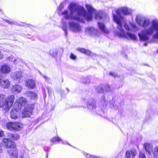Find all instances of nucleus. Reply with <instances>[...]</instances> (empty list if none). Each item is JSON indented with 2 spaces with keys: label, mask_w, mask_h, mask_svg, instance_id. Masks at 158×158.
I'll list each match as a JSON object with an SVG mask.
<instances>
[{
  "label": "nucleus",
  "mask_w": 158,
  "mask_h": 158,
  "mask_svg": "<svg viewBox=\"0 0 158 158\" xmlns=\"http://www.w3.org/2000/svg\"><path fill=\"white\" fill-rule=\"evenodd\" d=\"M135 19L139 26L145 28L141 30L138 33L140 40L147 41L149 40V36L152 35L153 38L158 39V19H153L151 25L147 28V27L150 24L149 18L143 17L142 15H137Z\"/></svg>",
  "instance_id": "1"
},
{
  "label": "nucleus",
  "mask_w": 158,
  "mask_h": 158,
  "mask_svg": "<svg viewBox=\"0 0 158 158\" xmlns=\"http://www.w3.org/2000/svg\"><path fill=\"white\" fill-rule=\"evenodd\" d=\"M132 10L127 7H121L118 9L116 11L117 15H113V19L117 25V28L118 31H116V35L118 37L130 39L135 40L137 39L136 36L132 33L128 32H124L123 28L122 22L123 20V18L121 16V13L125 15H130L132 13Z\"/></svg>",
  "instance_id": "2"
},
{
  "label": "nucleus",
  "mask_w": 158,
  "mask_h": 158,
  "mask_svg": "<svg viewBox=\"0 0 158 158\" xmlns=\"http://www.w3.org/2000/svg\"><path fill=\"white\" fill-rule=\"evenodd\" d=\"M70 18L82 23L85 22V19L90 21L85 8L75 2L70 3Z\"/></svg>",
  "instance_id": "3"
},
{
  "label": "nucleus",
  "mask_w": 158,
  "mask_h": 158,
  "mask_svg": "<svg viewBox=\"0 0 158 158\" xmlns=\"http://www.w3.org/2000/svg\"><path fill=\"white\" fill-rule=\"evenodd\" d=\"M2 143L7 148V152L11 158H18V151L15 143L8 139L4 138Z\"/></svg>",
  "instance_id": "4"
},
{
  "label": "nucleus",
  "mask_w": 158,
  "mask_h": 158,
  "mask_svg": "<svg viewBox=\"0 0 158 158\" xmlns=\"http://www.w3.org/2000/svg\"><path fill=\"white\" fill-rule=\"evenodd\" d=\"M143 147L146 152L149 155L153 154L154 158H158V145L153 148L152 144L146 143L144 144Z\"/></svg>",
  "instance_id": "5"
},
{
  "label": "nucleus",
  "mask_w": 158,
  "mask_h": 158,
  "mask_svg": "<svg viewBox=\"0 0 158 158\" xmlns=\"http://www.w3.org/2000/svg\"><path fill=\"white\" fill-rule=\"evenodd\" d=\"M58 13V14L63 18L62 29L65 31V34L66 35V23H69V10H65L62 12L59 11Z\"/></svg>",
  "instance_id": "6"
},
{
  "label": "nucleus",
  "mask_w": 158,
  "mask_h": 158,
  "mask_svg": "<svg viewBox=\"0 0 158 158\" xmlns=\"http://www.w3.org/2000/svg\"><path fill=\"white\" fill-rule=\"evenodd\" d=\"M6 127L9 130H14L16 131H20L23 128L22 123L19 122H9L6 124Z\"/></svg>",
  "instance_id": "7"
},
{
  "label": "nucleus",
  "mask_w": 158,
  "mask_h": 158,
  "mask_svg": "<svg viewBox=\"0 0 158 158\" xmlns=\"http://www.w3.org/2000/svg\"><path fill=\"white\" fill-rule=\"evenodd\" d=\"M33 104L27 105L24 106V109L22 113L23 117H29L32 114V110L34 109Z\"/></svg>",
  "instance_id": "8"
},
{
  "label": "nucleus",
  "mask_w": 158,
  "mask_h": 158,
  "mask_svg": "<svg viewBox=\"0 0 158 158\" xmlns=\"http://www.w3.org/2000/svg\"><path fill=\"white\" fill-rule=\"evenodd\" d=\"M15 99V96L11 95L8 96L6 98V106H5V111L7 112L12 106Z\"/></svg>",
  "instance_id": "9"
},
{
  "label": "nucleus",
  "mask_w": 158,
  "mask_h": 158,
  "mask_svg": "<svg viewBox=\"0 0 158 158\" xmlns=\"http://www.w3.org/2000/svg\"><path fill=\"white\" fill-rule=\"evenodd\" d=\"M27 102V100L26 99L23 97H21L16 100L14 106L19 110H20L21 108H23Z\"/></svg>",
  "instance_id": "10"
},
{
  "label": "nucleus",
  "mask_w": 158,
  "mask_h": 158,
  "mask_svg": "<svg viewBox=\"0 0 158 158\" xmlns=\"http://www.w3.org/2000/svg\"><path fill=\"white\" fill-rule=\"evenodd\" d=\"M11 76L12 79L19 82L22 77V72L20 70L16 71L11 73Z\"/></svg>",
  "instance_id": "11"
},
{
  "label": "nucleus",
  "mask_w": 158,
  "mask_h": 158,
  "mask_svg": "<svg viewBox=\"0 0 158 158\" xmlns=\"http://www.w3.org/2000/svg\"><path fill=\"white\" fill-rule=\"evenodd\" d=\"M85 32L87 34L94 36H98L99 34L98 31L93 27H88L86 29Z\"/></svg>",
  "instance_id": "12"
},
{
  "label": "nucleus",
  "mask_w": 158,
  "mask_h": 158,
  "mask_svg": "<svg viewBox=\"0 0 158 158\" xmlns=\"http://www.w3.org/2000/svg\"><path fill=\"white\" fill-rule=\"evenodd\" d=\"M137 152L134 149H132L126 151L125 153V158H134L137 154Z\"/></svg>",
  "instance_id": "13"
},
{
  "label": "nucleus",
  "mask_w": 158,
  "mask_h": 158,
  "mask_svg": "<svg viewBox=\"0 0 158 158\" xmlns=\"http://www.w3.org/2000/svg\"><path fill=\"white\" fill-rule=\"evenodd\" d=\"M85 6L88 11V12H87V15L89 20H90L92 19V12L94 11V9L92 6L90 4H86L85 5Z\"/></svg>",
  "instance_id": "14"
},
{
  "label": "nucleus",
  "mask_w": 158,
  "mask_h": 158,
  "mask_svg": "<svg viewBox=\"0 0 158 158\" xmlns=\"http://www.w3.org/2000/svg\"><path fill=\"white\" fill-rule=\"evenodd\" d=\"M0 86L4 89L8 88L10 86V81L6 79L2 80L0 81Z\"/></svg>",
  "instance_id": "15"
},
{
  "label": "nucleus",
  "mask_w": 158,
  "mask_h": 158,
  "mask_svg": "<svg viewBox=\"0 0 158 158\" xmlns=\"http://www.w3.org/2000/svg\"><path fill=\"white\" fill-rule=\"evenodd\" d=\"M0 69L1 73H9L11 70L10 67L9 65L6 64L2 65L1 67V68H0Z\"/></svg>",
  "instance_id": "16"
},
{
  "label": "nucleus",
  "mask_w": 158,
  "mask_h": 158,
  "mask_svg": "<svg viewBox=\"0 0 158 158\" xmlns=\"http://www.w3.org/2000/svg\"><path fill=\"white\" fill-rule=\"evenodd\" d=\"M19 110L15 107V106H14L10 113V116L11 119H15L17 118L18 116L17 113L19 112Z\"/></svg>",
  "instance_id": "17"
},
{
  "label": "nucleus",
  "mask_w": 158,
  "mask_h": 158,
  "mask_svg": "<svg viewBox=\"0 0 158 158\" xmlns=\"http://www.w3.org/2000/svg\"><path fill=\"white\" fill-rule=\"evenodd\" d=\"M22 86L16 84L12 86L11 90L15 94H17L20 92L22 90Z\"/></svg>",
  "instance_id": "18"
},
{
  "label": "nucleus",
  "mask_w": 158,
  "mask_h": 158,
  "mask_svg": "<svg viewBox=\"0 0 158 158\" xmlns=\"http://www.w3.org/2000/svg\"><path fill=\"white\" fill-rule=\"evenodd\" d=\"M72 28L75 32H77L81 30V27L78 24L74 22L70 23V28Z\"/></svg>",
  "instance_id": "19"
},
{
  "label": "nucleus",
  "mask_w": 158,
  "mask_h": 158,
  "mask_svg": "<svg viewBox=\"0 0 158 158\" xmlns=\"http://www.w3.org/2000/svg\"><path fill=\"white\" fill-rule=\"evenodd\" d=\"M87 106L89 109H92L94 111L96 109V105L95 101L93 100H90L87 102Z\"/></svg>",
  "instance_id": "20"
},
{
  "label": "nucleus",
  "mask_w": 158,
  "mask_h": 158,
  "mask_svg": "<svg viewBox=\"0 0 158 158\" xmlns=\"http://www.w3.org/2000/svg\"><path fill=\"white\" fill-rule=\"evenodd\" d=\"M26 85L30 88L33 89L35 87V83L33 80L28 79L26 81Z\"/></svg>",
  "instance_id": "21"
},
{
  "label": "nucleus",
  "mask_w": 158,
  "mask_h": 158,
  "mask_svg": "<svg viewBox=\"0 0 158 158\" xmlns=\"http://www.w3.org/2000/svg\"><path fill=\"white\" fill-rule=\"evenodd\" d=\"M6 96L4 94H0V107H3L5 110Z\"/></svg>",
  "instance_id": "22"
},
{
  "label": "nucleus",
  "mask_w": 158,
  "mask_h": 158,
  "mask_svg": "<svg viewBox=\"0 0 158 158\" xmlns=\"http://www.w3.org/2000/svg\"><path fill=\"white\" fill-rule=\"evenodd\" d=\"M98 24L99 29L102 32L105 33H108L109 32L108 30L106 28L105 24L103 23L98 22Z\"/></svg>",
  "instance_id": "23"
},
{
  "label": "nucleus",
  "mask_w": 158,
  "mask_h": 158,
  "mask_svg": "<svg viewBox=\"0 0 158 158\" xmlns=\"http://www.w3.org/2000/svg\"><path fill=\"white\" fill-rule=\"evenodd\" d=\"M58 51H61L62 52H63V49L61 48L57 49H52L50 50L49 53L50 55L52 56L55 57L57 55Z\"/></svg>",
  "instance_id": "24"
},
{
  "label": "nucleus",
  "mask_w": 158,
  "mask_h": 158,
  "mask_svg": "<svg viewBox=\"0 0 158 158\" xmlns=\"http://www.w3.org/2000/svg\"><path fill=\"white\" fill-rule=\"evenodd\" d=\"M26 94L31 99L34 100L37 99V95L35 93L31 91H28L26 92Z\"/></svg>",
  "instance_id": "25"
},
{
  "label": "nucleus",
  "mask_w": 158,
  "mask_h": 158,
  "mask_svg": "<svg viewBox=\"0 0 158 158\" xmlns=\"http://www.w3.org/2000/svg\"><path fill=\"white\" fill-rule=\"evenodd\" d=\"M9 137L10 139L14 140H17L19 138V135L16 134H12L11 133H9L8 134Z\"/></svg>",
  "instance_id": "26"
},
{
  "label": "nucleus",
  "mask_w": 158,
  "mask_h": 158,
  "mask_svg": "<svg viewBox=\"0 0 158 158\" xmlns=\"http://www.w3.org/2000/svg\"><path fill=\"white\" fill-rule=\"evenodd\" d=\"M104 15L102 11H98L95 13V18L97 20H100L103 19V16Z\"/></svg>",
  "instance_id": "27"
},
{
  "label": "nucleus",
  "mask_w": 158,
  "mask_h": 158,
  "mask_svg": "<svg viewBox=\"0 0 158 158\" xmlns=\"http://www.w3.org/2000/svg\"><path fill=\"white\" fill-rule=\"evenodd\" d=\"M77 50L82 53H84L85 54L88 55H91V52L88 50L85 49L83 48H78Z\"/></svg>",
  "instance_id": "28"
},
{
  "label": "nucleus",
  "mask_w": 158,
  "mask_h": 158,
  "mask_svg": "<svg viewBox=\"0 0 158 158\" xmlns=\"http://www.w3.org/2000/svg\"><path fill=\"white\" fill-rule=\"evenodd\" d=\"M130 25L131 27V29H132V31H131L135 32L139 30V27L136 26L134 23H130Z\"/></svg>",
  "instance_id": "29"
},
{
  "label": "nucleus",
  "mask_w": 158,
  "mask_h": 158,
  "mask_svg": "<svg viewBox=\"0 0 158 158\" xmlns=\"http://www.w3.org/2000/svg\"><path fill=\"white\" fill-rule=\"evenodd\" d=\"M66 2H64L61 3L57 7L58 12L59 11L61 12L62 10L64 8V7L66 6Z\"/></svg>",
  "instance_id": "30"
},
{
  "label": "nucleus",
  "mask_w": 158,
  "mask_h": 158,
  "mask_svg": "<svg viewBox=\"0 0 158 158\" xmlns=\"http://www.w3.org/2000/svg\"><path fill=\"white\" fill-rule=\"evenodd\" d=\"M124 27L125 29L127 30V32H126V31H125L124 32H128L130 33V32H129V31H132V29H131V28H130V26L127 23H125L124 25Z\"/></svg>",
  "instance_id": "31"
},
{
  "label": "nucleus",
  "mask_w": 158,
  "mask_h": 158,
  "mask_svg": "<svg viewBox=\"0 0 158 158\" xmlns=\"http://www.w3.org/2000/svg\"><path fill=\"white\" fill-rule=\"evenodd\" d=\"M124 27L125 29L127 30V32H126V31H125L124 32H128L130 33V32H129V31H132V29H131V28H130V26L127 23H125L124 25Z\"/></svg>",
  "instance_id": "32"
},
{
  "label": "nucleus",
  "mask_w": 158,
  "mask_h": 158,
  "mask_svg": "<svg viewBox=\"0 0 158 158\" xmlns=\"http://www.w3.org/2000/svg\"><path fill=\"white\" fill-rule=\"evenodd\" d=\"M8 60L10 61H13L15 64H18L17 61H16L17 59H15L13 56H10L8 58Z\"/></svg>",
  "instance_id": "33"
},
{
  "label": "nucleus",
  "mask_w": 158,
  "mask_h": 158,
  "mask_svg": "<svg viewBox=\"0 0 158 158\" xmlns=\"http://www.w3.org/2000/svg\"><path fill=\"white\" fill-rule=\"evenodd\" d=\"M51 141L52 142H59L62 141L61 139L58 137H55L52 138Z\"/></svg>",
  "instance_id": "34"
},
{
  "label": "nucleus",
  "mask_w": 158,
  "mask_h": 158,
  "mask_svg": "<svg viewBox=\"0 0 158 158\" xmlns=\"http://www.w3.org/2000/svg\"><path fill=\"white\" fill-rule=\"evenodd\" d=\"M96 90L98 93L103 92V90L102 87V86H98L96 88Z\"/></svg>",
  "instance_id": "35"
},
{
  "label": "nucleus",
  "mask_w": 158,
  "mask_h": 158,
  "mask_svg": "<svg viewBox=\"0 0 158 158\" xmlns=\"http://www.w3.org/2000/svg\"><path fill=\"white\" fill-rule=\"evenodd\" d=\"M139 158H146V156L143 152H140L139 155Z\"/></svg>",
  "instance_id": "36"
},
{
  "label": "nucleus",
  "mask_w": 158,
  "mask_h": 158,
  "mask_svg": "<svg viewBox=\"0 0 158 158\" xmlns=\"http://www.w3.org/2000/svg\"><path fill=\"white\" fill-rule=\"evenodd\" d=\"M85 155L87 158H97V157L95 156L92 155L87 153L85 154Z\"/></svg>",
  "instance_id": "37"
},
{
  "label": "nucleus",
  "mask_w": 158,
  "mask_h": 158,
  "mask_svg": "<svg viewBox=\"0 0 158 158\" xmlns=\"http://www.w3.org/2000/svg\"><path fill=\"white\" fill-rule=\"evenodd\" d=\"M101 101L102 103H103L104 105H106L107 104V101L105 100V98L104 96H103L101 98Z\"/></svg>",
  "instance_id": "38"
},
{
  "label": "nucleus",
  "mask_w": 158,
  "mask_h": 158,
  "mask_svg": "<svg viewBox=\"0 0 158 158\" xmlns=\"http://www.w3.org/2000/svg\"><path fill=\"white\" fill-rule=\"evenodd\" d=\"M70 57L73 60H75L77 59V56L76 55H74L73 53L71 54Z\"/></svg>",
  "instance_id": "39"
},
{
  "label": "nucleus",
  "mask_w": 158,
  "mask_h": 158,
  "mask_svg": "<svg viewBox=\"0 0 158 158\" xmlns=\"http://www.w3.org/2000/svg\"><path fill=\"white\" fill-rule=\"evenodd\" d=\"M110 106L111 108L113 107L114 109H117V107L116 106L115 102H114V104H113L112 105L111 104V105H110Z\"/></svg>",
  "instance_id": "40"
},
{
  "label": "nucleus",
  "mask_w": 158,
  "mask_h": 158,
  "mask_svg": "<svg viewBox=\"0 0 158 158\" xmlns=\"http://www.w3.org/2000/svg\"><path fill=\"white\" fill-rule=\"evenodd\" d=\"M69 24V23H66V31H67V35H66L65 34V32H64V35L66 37H67L68 35V32H67V31H68V26H67ZM64 32H65L64 31Z\"/></svg>",
  "instance_id": "41"
},
{
  "label": "nucleus",
  "mask_w": 158,
  "mask_h": 158,
  "mask_svg": "<svg viewBox=\"0 0 158 158\" xmlns=\"http://www.w3.org/2000/svg\"><path fill=\"white\" fill-rule=\"evenodd\" d=\"M5 21L6 22V23H9L10 24H13L14 23V22H12V21L7 19L5 20Z\"/></svg>",
  "instance_id": "42"
},
{
  "label": "nucleus",
  "mask_w": 158,
  "mask_h": 158,
  "mask_svg": "<svg viewBox=\"0 0 158 158\" xmlns=\"http://www.w3.org/2000/svg\"><path fill=\"white\" fill-rule=\"evenodd\" d=\"M90 80L89 78H87L86 79V81L85 82L84 81L85 83L88 84L90 82Z\"/></svg>",
  "instance_id": "43"
},
{
  "label": "nucleus",
  "mask_w": 158,
  "mask_h": 158,
  "mask_svg": "<svg viewBox=\"0 0 158 158\" xmlns=\"http://www.w3.org/2000/svg\"><path fill=\"white\" fill-rule=\"evenodd\" d=\"M109 74L110 75L114 77H115L116 75V74L114 72H110Z\"/></svg>",
  "instance_id": "44"
},
{
  "label": "nucleus",
  "mask_w": 158,
  "mask_h": 158,
  "mask_svg": "<svg viewBox=\"0 0 158 158\" xmlns=\"http://www.w3.org/2000/svg\"><path fill=\"white\" fill-rule=\"evenodd\" d=\"M4 135V133L3 131H0V137H2Z\"/></svg>",
  "instance_id": "45"
},
{
  "label": "nucleus",
  "mask_w": 158,
  "mask_h": 158,
  "mask_svg": "<svg viewBox=\"0 0 158 158\" xmlns=\"http://www.w3.org/2000/svg\"><path fill=\"white\" fill-rule=\"evenodd\" d=\"M48 92L49 93H50V92H51L52 91V89L51 88H48Z\"/></svg>",
  "instance_id": "46"
},
{
  "label": "nucleus",
  "mask_w": 158,
  "mask_h": 158,
  "mask_svg": "<svg viewBox=\"0 0 158 158\" xmlns=\"http://www.w3.org/2000/svg\"><path fill=\"white\" fill-rule=\"evenodd\" d=\"M3 54H1V52H0V60L2 59L3 57Z\"/></svg>",
  "instance_id": "47"
},
{
  "label": "nucleus",
  "mask_w": 158,
  "mask_h": 158,
  "mask_svg": "<svg viewBox=\"0 0 158 158\" xmlns=\"http://www.w3.org/2000/svg\"><path fill=\"white\" fill-rule=\"evenodd\" d=\"M2 152V148L1 146V144H0V153Z\"/></svg>",
  "instance_id": "48"
},
{
  "label": "nucleus",
  "mask_w": 158,
  "mask_h": 158,
  "mask_svg": "<svg viewBox=\"0 0 158 158\" xmlns=\"http://www.w3.org/2000/svg\"><path fill=\"white\" fill-rule=\"evenodd\" d=\"M43 77L46 80H47L48 79V77L46 76H44Z\"/></svg>",
  "instance_id": "49"
},
{
  "label": "nucleus",
  "mask_w": 158,
  "mask_h": 158,
  "mask_svg": "<svg viewBox=\"0 0 158 158\" xmlns=\"http://www.w3.org/2000/svg\"><path fill=\"white\" fill-rule=\"evenodd\" d=\"M147 43H144V46H146L147 45Z\"/></svg>",
  "instance_id": "50"
},
{
  "label": "nucleus",
  "mask_w": 158,
  "mask_h": 158,
  "mask_svg": "<svg viewBox=\"0 0 158 158\" xmlns=\"http://www.w3.org/2000/svg\"><path fill=\"white\" fill-rule=\"evenodd\" d=\"M24 157V156H23V155H22L21 156V158H23Z\"/></svg>",
  "instance_id": "51"
},
{
  "label": "nucleus",
  "mask_w": 158,
  "mask_h": 158,
  "mask_svg": "<svg viewBox=\"0 0 158 158\" xmlns=\"http://www.w3.org/2000/svg\"><path fill=\"white\" fill-rule=\"evenodd\" d=\"M150 118V116H149V117H148V119H147V120H148L149 119V118Z\"/></svg>",
  "instance_id": "52"
},
{
  "label": "nucleus",
  "mask_w": 158,
  "mask_h": 158,
  "mask_svg": "<svg viewBox=\"0 0 158 158\" xmlns=\"http://www.w3.org/2000/svg\"><path fill=\"white\" fill-rule=\"evenodd\" d=\"M68 7L69 8V4L68 5Z\"/></svg>",
  "instance_id": "53"
},
{
  "label": "nucleus",
  "mask_w": 158,
  "mask_h": 158,
  "mask_svg": "<svg viewBox=\"0 0 158 158\" xmlns=\"http://www.w3.org/2000/svg\"><path fill=\"white\" fill-rule=\"evenodd\" d=\"M63 144H65V143H64V142H63Z\"/></svg>",
  "instance_id": "54"
},
{
  "label": "nucleus",
  "mask_w": 158,
  "mask_h": 158,
  "mask_svg": "<svg viewBox=\"0 0 158 158\" xmlns=\"http://www.w3.org/2000/svg\"><path fill=\"white\" fill-rule=\"evenodd\" d=\"M157 52H158V50L157 51Z\"/></svg>",
  "instance_id": "55"
},
{
  "label": "nucleus",
  "mask_w": 158,
  "mask_h": 158,
  "mask_svg": "<svg viewBox=\"0 0 158 158\" xmlns=\"http://www.w3.org/2000/svg\"><path fill=\"white\" fill-rule=\"evenodd\" d=\"M67 143V144H68V143Z\"/></svg>",
  "instance_id": "56"
}]
</instances>
